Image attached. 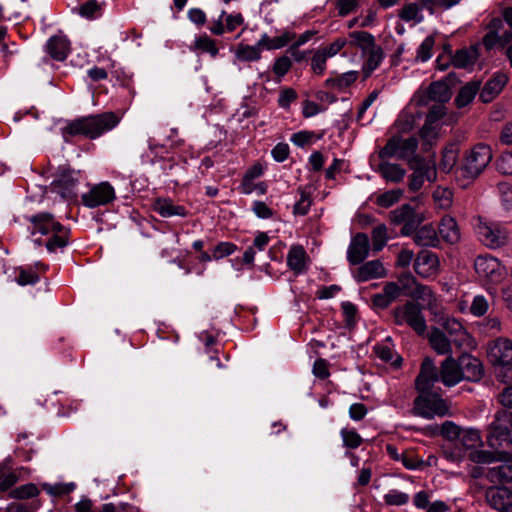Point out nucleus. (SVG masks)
Returning a JSON list of instances; mask_svg holds the SVG:
<instances>
[{"label": "nucleus", "instance_id": "obj_23", "mask_svg": "<svg viewBox=\"0 0 512 512\" xmlns=\"http://www.w3.org/2000/svg\"><path fill=\"white\" fill-rule=\"evenodd\" d=\"M458 363L461 367L463 380L478 381L483 376V365L475 356L464 353L459 356Z\"/></svg>", "mask_w": 512, "mask_h": 512}, {"label": "nucleus", "instance_id": "obj_18", "mask_svg": "<svg viewBox=\"0 0 512 512\" xmlns=\"http://www.w3.org/2000/svg\"><path fill=\"white\" fill-rule=\"evenodd\" d=\"M498 462L501 464L487 471V479L491 483H512V450H503Z\"/></svg>", "mask_w": 512, "mask_h": 512}, {"label": "nucleus", "instance_id": "obj_45", "mask_svg": "<svg viewBox=\"0 0 512 512\" xmlns=\"http://www.w3.org/2000/svg\"><path fill=\"white\" fill-rule=\"evenodd\" d=\"M399 17L405 22L421 23L424 19L422 7L417 3H408L404 5L399 13Z\"/></svg>", "mask_w": 512, "mask_h": 512}, {"label": "nucleus", "instance_id": "obj_33", "mask_svg": "<svg viewBox=\"0 0 512 512\" xmlns=\"http://www.w3.org/2000/svg\"><path fill=\"white\" fill-rule=\"evenodd\" d=\"M18 481V476L12 468V459L5 458L0 462V491H7Z\"/></svg>", "mask_w": 512, "mask_h": 512}, {"label": "nucleus", "instance_id": "obj_61", "mask_svg": "<svg viewBox=\"0 0 512 512\" xmlns=\"http://www.w3.org/2000/svg\"><path fill=\"white\" fill-rule=\"evenodd\" d=\"M329 59L321 49H317L311 59V69L315 74L321 75L326 69V62Z\"/></svg>", "mask_w": 512, "mask_h": 512}, {"label": "nucleus", "instance_id": "obj_7", "mask_svg": "<svg viewBox=\"0 0 512 512\" xmlns=\"http://www.w3.org/2000/svg\"><path fill=\"white\" fill-rule=\"evenodd\" d=\"M493 157L489 145L479 143L467 153L463 165L464 174L471 179L477 178L488 166Z\"/></svg>", "mask_w": 512, "mask_h": 512}, {"label": "nucleus", "instance_id": "obj_40", "mask_svg": "<svg viewBox=\"0 0 512 512\" xmlns=\"http://www.w3.org/2000/svg\"><path fill=\"white\" fill-rule=\"evenodd\" d=\"M262 45H259V41L255 45H244L240 44L235 51V56L239 61L253 62L258 61L261 58Z\"/></svg>", "mask_w": 512, "mask_h": 512}, {"label": "nucleus", "instance_id": "obj_42", "mask_svg": "<svg viewBox=\"0 0 512 512\" xmlns=\"http://www.w3.org/2000/svg\"><path fill=\"white\" fill-rule=\"evenodd\" d=\"M495 450L496 451L491 452L486 450H479L476 448L475 450L469 452L468 457L471 462L476 464H492L498 462L500 460V454L503 453V450Z\"/></svg>", "mask_w": 512, "mask_h": 512}, {"label": "nucleus", "instance_id": "obj_28", "mask_svg": "<svg viewBox=\"0 0 512 512\" xmlns=\"http://www.w3.org/2000/svg\"><path fill=\"white\" fill-rule=\"evenodd\" d=\"M287 265L295 274H301L307 269V253L302 246L294 245L290 248Z\"/></svg>", "mask_w": 512, "mask_h": 512}, {"label": "nucleus", "instance_id": "obj_1", "mask_svg": "<svg viewBox=\"0 0 512 512\" xmlns=\"http://www.w3.org/2000/svg\"><path fill=\"white\" fill-rule=\"evenodd\" d=\"M29 230L35 236L36 245H45L53 253L68 243L69 230L54 219L50 213L42 212L27 217Z\"/></svg>", "mask_w": 512, "mask_h": 512}, {"label": "nucleus", "instance_id": "obj_2", "mask_svg": "<svg viewBox=\"0 0 512 512\" xmlns=\"http://www.w3.org/2000/svg\"><path fill=\"white\" fill-rule=\"evenodd\" d=\"M462 380L463 374H461L458 359L448 356L441 363L440 372H438L433 360L425 358L416 379V388L419 392L429 391L438 381H441L445 386L453 387Z\"/></svg>", "mask_w": 512, "mask_h": 512}, {"label": "nucleus", "instance_id": "obj_59", "mask_svg": "<svg viewBox=\"0 0 512 512\" xmlns=\"http://www.w3.org/2000/svg\"><path fill=\"white\" fill-rule=\"evenodd\" d=\"M384 501L388 505L402 506L408 503L409 495L399 490H390L384 495Z\"/></svg>", "mask_w": 512, "mask_h": 512}, {"label": "nucleus", "instance_id": "obj_54", "mask_svg": "<svg viewBox=\"0 0 512 512\" xmlns=\"http://www.w3.org/2000/svg\"><path fill=\"white\" fill-rule=\"evenodd\" d=\"M343 445L350 449H356L362 444V438L355 429L343 428L340 432Z\"/></svg>", "mask_w": 512, "mask_h": 512}, {"label": "nucleus", "instance_id": "obj_27", "mask_svg": "<svg viewBox=\"0 0 512 512\" xmlns=\"http://www.w3.org/2000/svg\"><path fill=\"white\" fill-rule=\"evenodd\" d=\"M508 81V77L503 73L496 74L483 87L480 93V99L484 103L491 102L503 89Z\"/></svg>", "mask_w": 512, "mask_h": 512}, {"label": "nucleus", "instance_id": "obj_64", "mask_svg": "<svg viewBox=\"0 0 512 512\" xmlns=\"http://www.w3.org/2000/svg\"><path fill=\"white\" fill-rule=\"evenodd\" d=\"M489 304L487 299L482 295H477L474 297L472 304L470 306V312L476 316H483L488 310Z\"/></svg>", "mask_w": 512, "mask_h": 512}, {"label": "nucleus", "instance_id": "obj_34", "mask_svg": "<svg viewBox=\"0 0 512 512\" xmlns=\"http://www.w3.org/2000/svg\"><path fill=\"white\" fill-rule=\"evenodd\" d=\"M414 242L423 247H437L439 245V238L433 226L424 225L416 231Z\"/></svg>", "mask_w": 512, "mask_h": 512}, {"label": "nucleus", "instance_id": "obj_52", "mask_svg": "<svg viewBox=\"0 0 512 512\" xmlns=\"http://www.w3.org/2000/svg\"><path fill=\"white\" fill-rule=\"evenodd\" d=\"M433 199L437 207L448 209L452 205L453 193L448 188L437 187L433 192Z\"/></svg>", "mask_w": 512, "mask_h": 512}, {"label": "nucleus", "instance_id": "obj_25", "mask_svg": "<svg viewBox=\"0 0 512 512\" xmlns=\"http://www.w3.org/2000/svg\"><path fill=\"white\" fill-rule=\"evenodd\" d=\"M402 293V288L395 282L387 283L380 293L372 297V303L375 307L384 309L395 301Z\"/></svg>", "mask_w": 512, "mask_h": 512}, {"label": "nucleus", "instance_id": "obj_5", "mask_svg": "<svg viewBox=\"0 0 512 512\" xmlns=\"http://www.w3.org/2000/svg\"><path fill=\"white\" fill-rule=\"evenodd\" d=\"M474 230L477 239L489 249H497L507 244L509 233L499 222L483 217L475 219Z\"/></svg>", "mask_w": 512, "mask_h": 512}, {"label": "nucleus", "instance_id": "obj_26", "mask_svg": "<svg viewBox=\"0 0 512 512\" xmlns=\"http://www.w3.org/2000/svg\"><path fill=\"white\" fill-rule=\"evenodd\" d=\"M70 42L65 36H53L46 44V52L57 61H63L68 56Z\"/></svg>", "mask_w": 512, "mask_h": 512}, {"label": "nucleus", "instance_id": "obj_29", "mask_svg": "<svg viewBox=\"0 0 512 512\" xmlns=\"http://www.w3.org/2000/svg\"><path fill=\"white\" fill-rule=\"evenodd\" d=\"M413 106L410 102L409 106L399 115L395 126L399 132H410L422 118V113L419 111H413Z\"/></svg>", "mask_w": 512, "mask_h": 512}, {"label": "nucleus", "instance_id": "obj_31", "mask_svg": "<svg viewBox=\"0 0 512 512\" xmlns=\"http://www.w3.org/2000/svg\"><path fill=\"white\" fill-rule=\"evenodd\" d=\"M439 234L445 242L457 243L460 240V230L456 220L449 215L444 216L439 224Z\"/></svg>", "mask_w": 512, "mask_h": 512}, {"label": "nucleus", "instance_id": "obj_13", "mask_svg": "<svg viewBox=\"0 0 512 512\" xmlns=\"http://www.w3.org/2000/svg\"><path fill=\"white\" fill-rule=\"evenodd\" d=\"M414 271L422 279H435L441 271L438 255L427 249L419 251L414 259Z\"/></svg>", "mask_w": 512, "mask_h": 512}, {"label": "nucleus", "instance_id": "obj_51", "mask_svg": "<svg viewBox=\"0 0 512 512\" xmlns=\"http://www.w3.org/2000/svg\"><path fill=\"white\" fill-rule=\"evenodd\" d=\"M78 13L86 19H95L102 14V4L96 0H88L79 6Z\"/></svg>", "mask_w": 512, "mask_h": 512}, {"label": "nucleus", "instance_id": "obj_6", "mask_svg": "<svg viewBox=\"0 0 512 512\" xmlns=\"http://www.w3.org/2000/svg\"><path fill=\"white\" fill-rule=\"evenodd\" d=\"M414 414L426 419L443 417L449 414V407L438 394L424 391L415 399Z\"/></svg>", "mask_w": 512, "mask_h": 512}, {"label": "nucleus", "instance_id": "obj_37", "mask_svg": "<svg viewBox=\"0 0 512 512\" xmlns=\"http://www.w3.org/2000/svg\"><path fill=\"white\" fill-rule=\"evenodd\" d=\"M358 78L357 71H348L337 75L335 77L328 78L325 81L326 87L337 91H343L350 87Z\"/></svg>", "mask_w": 512, "mask_h": 512}, {"label": "nucleus", "instance_id": "obj_60", "mask_svg": "<svg viewBox=\"0 0 512 512\" xmlns=\"http://www.w3.org/2000/svg\"><path fill=\"white\" fill-rule=\"evenodd\" d=\"M496 168L504 175H512V151L503 152L498 157Z\"/></svg>", "mask_w": 512, "mask_h": 512}, {"label": "nucleus", "instance_id": "obj_22", "mask_svg": "<svg viewBox=\"0 0 512 512\" xmlns=\"http://www.w3.org/2000/svg\"><path fill=\"white\" fill-rule=\"evenodd\" d=\"M480 45L464 47L455 52L451 58V63L455 68L472 70L479 59Z\"/></svg>", "mask_w": 512, "mask_h": 512}, {"label": "nucleus", "instance_id": "obj_16", "mask_svg": "<svg viewBox=\"0 0 512 512\" xmlns=\"http://www.w3.org/2000/svg\"><path fill=\"white\" fill-rule=\"evenodd\" d=\"M116 197L113 186L107 182L93 185L90 190L82 194V202L86 207L95 208L112 202Z\"/></svg>", "mask_w": 512, "mask_h": 512}, {"label": "nucleus", "instance_id": "obj_47", "mask_svg": "<svg viewBox=\"0 0 512 512\" xmlns=\"http://www.w3.org/2000/svg\"><path fill=\"white\" fill-rule=\"evenodd\" d=\"M291 40L288 33H283L275 37H269L267 34H263L259 39V45L266 50L280 49L286 46Z\"/></svg>", "mask_w": 512, "mask_h": 512}, {"label": "nucleus", "instance_id": "obj_63", "mask_svg": "<svg viewBox=\"0 0 512 512\" xmlns=\"http://www.w3.org/2000/svg\"><path fill=\"white\" fill-rule=\"evenodd\" d=\"M498 191L502 206L505 210H512V187L508 183H500Z\"/></svg>", "mask_w": 512, "mask_h": 512}, {"label": "nucleus", "instance_id": "obj_57", "mask_svg": "<svg viewBox=\"0 0 512 512\" xmlns=\"http://www.w3.org/2000/svg\"><path fill=\"white\" fill-rule=\"evenodd\" d=\"M364 55H367V61H366V69L371 72L375 70L380 63L383 60V52L380 46L374 45L373 48L369 49V51H366V53H363Z\"/></svg>", "mask_w": 512, "mask_h": 512}, {"label": "nucleus", "instance_id": "obj_46", "mask_svg": "<svg viewBox=\"0 0 512 512\" xmlns=\"http://www.w3.org/2000/svg\"><path fill=\"white\" fill-rule=\"evenodd\" d=\"M415 211L412 206L404 204L390 213V219L394 224L409 225L413 222Z\"/></svg>", "mask_w": 512, "mask_h": 512}, {"label": "nucleus", "instance_id": "obj_56", "mask_svg": "<svg viewBox=\"0 0 512 512\" xmlns=\"http://www.w3.org/2000/svg\"><path fill=\"white\" fill-rule=\"evenodd\" d=\"M388 240L387 228L385 225H378L372 231V246L374 251H380Z\"/></svg>", "mask_w": 512, "mask_h": 512}, {"label": "nucleus", "instance_id": "obj_21", "mask_svg": "<svg viewBox=\"0 0 512 512\" xmlns=\"http://www.w3.org/2000/svg\"><path fill=\"white\" fill-rule=\"evenodd\" d=\"M489 505L499 512H512V491L507 488H490L486 493Z\"/></svg>", "mask_w": 512, "mask_h": 512}, {"label": "nucleus", "instance_id": "obj_11", "mask_svg": "<svg viewBox=\"0 0 512 512\" xmlns=\"http://www.w3.org/2000/svg\"><path fill=\"white\" fill-rule=\"evenodd\" d=\"M417 147L418 141L415 137H393L381 149L379 156L381 159H408L415 154Z\"/></svg>", "mask_w": 512, "mask_h": 512}, {"label": "nucleus", "instance_id": "obj_55", "mask_svg": "<svg viewBox=\"0 0 512 512\" xmlns=\"http://www.w3.org/2000/svg\"><path fill=\"white\" fill-rule=\"evenodd\" d=\"M38 494V488L35 484L28 483L21 485L10 491L9 497L13 499H28Z\"/></svg>", "mask_w": 512, "mask_h": 512}, {"label": "nucleus", "instance_id": "obj_12", "mask_svg": "<svg viewBox=\"0 0 512 512\" xmlns=\"http://www.w3.org/2000/svg\"><path fill=\"white\" fill-rule=\"evenodd\" d=\"M446 114V108L442 104H434L426 115L425 123L420 129V137L424 145L431 146L438 137L442 118Z\"/></svg>", "mask_w": 512, "mask_h": 512}, {"label": "nucleus", "instance_id": "obj_30", "mask_svg": "<svg viewBox=\"0 0 512 512\" xmlns=\"http://www.w3.org/2000/svg\"><path fill=\"white\" fill-rule=\"evenodd\" d=\"M153 209L165 218L173 216L185 217L187 215V211L183 206L175 205L172 200L167 198L156 199L153 203Z\"/></svg>", "mask_w": 512, "mask_h": 512}, {"label": "nucleus", "instance_id": "obj_36", "mask_svg": "<svg viewBox=\"0 0 512 512\" xmlns=\"http://www.w3.org/2000/svg\"><path fill=\"white\" fill-rule=\"evenodd\" d=\"M383 161L378 166V171L382 177L389 182H400L403 180L406 171L398 164L390 163L382 159Z\"/></svg>", "mask_w": 512, "mask_h": 512}, {"label": "nucleus", "instance_id": "obj_19", "mask_svg": "<svg viewBox=\"0 0 512 512\" xmlns=\"http://www.w3.org/2000/svg\"><path fill=\"white\" fill-rule=\"evenodd\" d=\"M370 251L369 238L364 233H357L352 237L347 249V261L351 265L361 264L368 256Z\"/></svg>", "mask_w": 512, "mask_h": 512}, {"label": "nucleus", "instance_id": "obj_10", "mask_svg": "<svg viewBox=\"0 0 512 512\" xmlns=\"http://www.w3.org/2000/svg\"><path fill=\"white\" fill-rule=\"evenodd\" d=\"M474 269L477 275L490 283L501 282L505 275V267L499 259L489 254L480 255L474 261Z\"/></svg>", "mask_w": 512, "mask_h": 512}, {"label": "nucleus", "instance_id": "obj_4", "mask_svg": "<svg viewBox=\"0 0 512 512\" xmlns=\"http://www.w3.org/2000/svg\"><path fill=\"white\" fill-rule=\"evenodd\" d=\"M512 412L499 410L488 426L487 443L493 449L512 450Z\"/></svg>", "mask_w": 512, "mask_h": 512}, {"label": "nucleus", "instance_id": "obj_43", "mask_svg": "<svg viewBox=\"0 0 512 512\" xmlns=\"http://www.w3.org/2000/svg\"><path fill=\"white\" fill-rule=\"evenodd\" d=\"M479 88H480V83L477 81L470 82V83H467L466 85H464L460 89V91L455 99L457 106L461 108V107H465L468 104H470L473 101V99L475 98L476 94L478 93Z\"/></svg>", "mask_w": 512, "mask_h": 512}, {"label": "nucleus", "instance_id": "obj_44", "mask_svg": "<svg viewBox=\"0 0 512 512\" xmlns=\"http://www.w3.org/2000/svg\"><path fill=\"white\" fill-rule=\"evenodd\" d=\"M413 296L422 302L424 308L432 309L436 306V295L427 285L417 284Z\"/></svg>", "mask_w": 512, "mask_h": 512}, {"label": "nucleus", "instance_id": "obj_58", "mask_svg": "<svg viewBox=\"0 0 512 512\" xmlns=\"http://www.w3.org/2000/svg\"><path fill=\"white\" fill-rule=\"evenodd\" d=\"M401 196L402 190H389L380 194L376 199V203L383 208H388L394 205L396 202H398Z\"/></svg>", "mask_w": 512, "mask_h": 512}, {"label": "nucleus", "instance_id": "obj_48", "mask_svg": "<svg viewBox=\"0 0 512 512\" xmlns=\"http://www.w3.org/2000/svg\"><path fill=\"white\" fill-rule=\"evenodd\" d=\"M193 47L203 53H208L212 57H216L219 52L216 41L206 34L196 37Z\"/></svg>", "mask_w": 512, "mask_h": 512}, {"label": "nucleus", "instance_id": "obj_15", "mask_svg": "<svg viewBox=\"0 0 512 512\" xmlns=\"http://www.w3.org/2000/svg\"><path fill=\"white\" fill-rule=\"evenodd\" d=\"M487 356L494 366L512 367V341L500 337L487 346Z\"/></svg>", "mask_w": 512, "mask_h": 512}, {"label": "nucleus", "instance_id": "obj_8", "mask_svg": "<svg viewBox=\"0 0 512 512\" xmlns=\"http://www.w3.org/2000/svg\"><path fill=\"white\" fill-rule=\"evenodd\" d=\"M409 166L413 170L409 180L411 191L416 192L420 190L425 181L432 182L436 180L437 171L434 159H424L415 156L409 160Z\"/></svg>", "mask_w": 512, "mask_h": 512}, {"label": "nucleus", "instance_id": "obj_50", "mask_svg": "<svg viewBox=\"0 0 512 512\" xmlns=\"http://www.w3.org/2000/svg\"><path fill=\"white\" fill-rule=\"evenodd\" d=\"M374 352L377 357L384 362H396V360L394 361L395 351L393 349V344L390 337H387L381 343L376 344L374 346Z\"/></svg>", "mask_w": 512, "mask_h": 512}, {"label": "nucleus", "instance_id": "obj_3", "mask_svg": "<svg viewBox=\"0 0 512 512\" xmlns=\"http://www.w3.org/2000/svg\"><path fill=\"white\" fill-rule=\"evenodd\" d=\"M119 122L120 118L115 113L105 112L69 121L61 128V133L66 142L75 136L96 139L115 128Z\"/></svg>", "mask_w": 512, "mask_h": 512}, {"label": "nucleus", "instance_id": "obj_39", "mask_svg": "<svg viewBox=\"0 0 512 512\" xmlns=\"http://www.w3.org/2000/svg\"><path fill=\"white\" fill-rule=\"evenodd\" d=\"M53 191L63 198H69L74 195L76 180L71 175H62L59 179L51 183Z\"/></svg>", "mask_w": 512, "mask_h": 512}, {"label": "nucleus", "instance_id": "obj_14", "mask_svg": "<svg viewBox=\"0 0 512 512\" xmlns=\"http://www.w3.org/2000/svg\"><path fill=\"white\" fill-rule=\"evenodd\" d=\"M451 92L448 85L443 81H436L430 84L427 90L419 89L411 99V103L415 104V107H421L428 104V102L434 101L435 104H442L450 99Z\"/></svg>", "mask_w": 512, "mask_h": 512}, {"label": "nucleus", "instance_id": "obj_9", "mask_svg": "<svg viewBox=\"0 0 512 512\" xmlns=\"http://www.w3.org/2000/svg\"><path fill=\"white\" fill-rule=\"evenodd\" d=\"M394 321L398 325H408L418 334L426 330V321L421 308L414 302L408 301L393 311Z\"/></svg>", "mask_w": 512, "mask_h": 512}, {"label": "nucleus", "instance_id": "obj_38", "mask_svg": "<svg viewBox=\"0 0 512 512\" xmlns=\"http://www.w3.org/2000/svg\"><path fill=\"white\" fill-rule=\"evenodd\" d=\"M348 44L358 47L362 53H366L373 48L375 43L374 36L366 31H353L349 33Z\"/></svg>", "mask_w": 512, "mask_h": 512}, {"label": "nucleus", "instance_id": "obj_49", "mask_svg": "<svg viewBox=\"0 0 512 512\" xmlns=\"http://www.w3.org/2000/svg\"><path fill=\"white\" fill-rule=\"evenodd\" d=\"M15 282L21 286L34 285L39 281V275L32 267H18L15 269Z\"/></svg>", "mask_w": 512, "mask_h": 512}, {"label": "nucleus", "instance_id": "obj_24", "mask_svg": "<svg viewBox=\"0 0 512 512\" xmlns=\"http://www.w3.org/2000/svg\"><path fill=\"white\" fill-rule=\"evenodd\" d=\"M503 28V21L499 18H494L489 23V31L483 38V45L486 49L490 50L496 46V44H506L512 39V33L505 31L500 34V30Z\"/></svg>", "mask_w": 512, "mask_h": 512}, {"label": "nucleus", "instance_id": "obj_53", "mask_svg": "<svg viewBox=\"0 0 512 512\" xmlns=\"http://www.w3.org/2000/svg\"><path fill=\"white\" fill-rule=\"evenodd\" d=\"M434 43V38L427 36L417 48L415 60L422 63L427 62L432 57Z\"/></svg>", "mask_w": 512, "mask_h": 512}, {"label": "nucleus", "instance_id": "obj_32", "mask_svg": "<svg viewBox=\"0 0 512 512\" xmlns=\"http://www.w3.org/2000/svg\"><path fill=\"white\" fill-rule=\"evenodd\" d=\"M429 343L433 350L439 355L451 356L453 343L449 340L447 335L440 329H433L429 333Z\"/></svg>", "mask_w": 512, "mask_h": 512}, {"label": "nucleus", "instance_id": "obj_35", "mask_svg": "<svg viewBox=\"0 0 512 512\" xmlns=\"http://www.w3.org/2000/svg\"><path fill=\"white\" fill-rule=\"evenodd\" d=\"M459 155V144L452 142L447 144L442 151V158L439 167L442 171L448 173L456 165Z\"/></svg>", "mask_w": 512, "mask_h": 512}, {"label": "nucleus", "instance_id": "obj_41", "mask_svg": "<svg viewBox=\"0 0 512 512\" xmlns=\"http://www.w3.org/2000/svg\"><path fill=\"white\" fill-rule=\"evenodd\" d=\"M459 441L466 450L470 451H473L483 445L479 430L474 428L461 430L459 434Z\"/></svg>", "mask_w": 512, "mask_h": 512}, {"label": "nucleus", "instance_id": "obj_17", "mask_svg": "<svg viewBox=\"0 0 512 512\" xmlns=\"http://www.w3.org/2000/svg\"><path fill=\"white\" fill-rule=\"evenodd\" d=\"M443 329V332L455 347L461 349L470 348L474 345L472 337L458 320L447 318L443 323Z\"/></svg>", "mask_w": 512, "mask_h": 512}, {"label": "nucleus", "instance_id": "obj_20", "mask_svg": "<svg viewBox=\"0 0 512 512\" xmlns=\"http://www.w3.org/2000/svg\"><path fill=\"white\" fill-rule=\"evenodd\" d=\"M352 275L355 281L361 283L383 278L387 275V271L380 260H371L360 265Z\"/></svg>", "mask_w": 512, "mask_h": 512}, {"label": "nucleus", "instance_id": "obj_62", "mask_svg": "<svg viewBox=\"0 0 512 512\" xmlns=\"http://www.w3.org/2000/svg\"><path fill=\"white\" fill-rule=\"evenodd\" d=\"M347 44H348L347 38L339 37V38L335 39L329 45L322 47L320 49L328 58H331V57H334L335 55H337L341 51V49L344 48V46H346Z\"/></svg>", "mask_w": 512, "mask_h": 512}]
</instances>
